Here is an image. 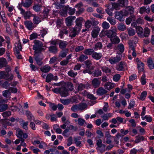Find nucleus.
<instances>
[{
  "mask_svg": "<svg viewBox=\"0 0 154 154\" xmlns=\"http://www.w3.org/2000/svg\"><path fill=\"white\" fill-rule=\"evenodd\" d=\"M11 115V112L10 111H7L3 112L2 116L4 118L8 117Z\"/></svg>",
  "mask_w": 154,
  "mask_h": 154,
  "instance_id": "nucleus-62",
  "label": "nucleus"
},
{
  "mask_svg": "<svg viewBox=\"0 0 154 154\" xmlns=\"http://www.w3.org/2000/svg\"><path fill=\"white\" fill-rule=\"evenodd\" d=\"M11 94V92H10L9 89L8 90H6L2 92L3 96L6 98L8 97L9 95H10Z\"/></svg>",
  "mask_w": 154,
  "mask_h": 154,
  "instance_id": "nucleus-44",
  "label": "nucleus"
},
{
  "mask_svg": "<svg viewBox=\"0 0 154 154\" xmlns=\"http://www.w3.org/2000/svg\"><path fill=\"white\" fill-rule=\"evenodd\" d=\"M9 76V73H6L4 71L0 72V79H4L8 78Z\"/></svg>",
  "mask_w": 154,
  "mask_h": 154,
  "instance_id": "nucleus-27",
  "label": "nucleus"
},
{
  "mask_svg": "<svg viewBox=\"0 0 154 154\" xmlns=\"http://www.w3.org/2000/svg\"><path fill=\"white\" fill-rule=\"evenodd\" d=\"M42 7V6L38 4L34 5L32 8L34 10L37 12H39L41 11V9Z\"/></svg>",
  "mask_w": 154,
  "mask_h": 154,
  "instance_id": "nucleus-22",
  "label": "nucleus"
},
{
  "mask_svg": "<svg viewBox=\"0 0 154 154\" xmlns=\"http://www.w3.org/2000/svg\"><path fill=\"white\" fill-rule=\"evenodd\" d=\"M67 42L63 41H60L59 44V46L60 48L64 49L66 47L67 45Z\"/></svg>",
  "mask_w": 154,
  "mask_h": 154,
  "instance_id": "nucleus-43",
  "label": "nucleus"
},
{
  "mask_svg": "<svg viewBox=\"0 0 154 154\" xmlns=\"http://www.w3.org/2000/svg\"><path fill=\"white\" fill-rule=\"evenodd\" d=\"M51 69V67L48 65H45L40 68L41 70L45 73L49 72Z\"/></svg>",
  "mask_w": 154,
  "mask_h": 154,
  "instance_id": "nucleus-29",
  "label": "nucleus"
},
{
  "mask_svg": "<svg viewBox=\"0 0 154 154\" xmlns=\"http://www.w3.org/2000/svg\"><path fill=\"white\" fill-rule=\"evenodd\" d=\"M91 20H88L85 23V27L87 29H89L91 26Z\"/></svg>",
  "mask_w": 154,
  "mask_h": 154,
  "instance_id": "nucleus-64",
  "label": "nucleus"
},
{
  "mask_svg": "<svg viewBox=\"0 0 154 154\" xmlns=\"http://www.w3.org/2000/svg\"><path fill=\"white\" fill-rule=\"evenodd\" d=\"M143 23V20L140 17L136 19V20L134 22H133L131 24V26L133 27H136L137 26V24H142Z\"/></svg>",
  "mask_w": 154,
  "mask_h": 154,
  "instance_id": "nucleus-14",
  "label": "nucleus"
},
{
  "mask_svg": "<svg viewBox=\"0 0 154 154\" xmlns=\"http://www.w3.org/2000/svg\"><path fill=\"white\" fill-rule=\"evenodd\" d=\"M147 95V92L146 91L143 92L140 97V99L142 100H144Z\"/></svg>",
  "mask_w": 154,
  "mask_h": 154,
  "instance_id": "nucleus-57",
  "label": "nucleus"
},
{
  "mask_svg": "<svg viewBox=\"0 0 154 154\" xmlns=\"http://www.w3.org/2000/svg\"><path fill=\"white\" fill-rule=\"evenodd\" d=\"M34 0H25L24 2L22 1L21 5L26 8H29L32 4Z\"/></svg>",
  "mask_w": 154,
  "mask_h": 154,
  "instance_id": "nucleus-13",
  "label": "nucleus"
},
{
  "mask_svg": "<svg viewBox=\"0 0 154 154\" xmlns=\"http://www.w3.org/2000/svg\"><path fill=\"white\" fill-rule=\"evenodd\" d=\"M121 54L119 53L118 55H117L116 57L110 58L109 59V61L112 64L116 63L121 60Z\"/></svg>",
  "mask_w": 154,
  "mask_h": 154,
  "instance_id": "nucleus-4",
  "label": "nucleus"
},
{
  "mask_svg": "<svg viewBox=\"0 0 154 154\" xmlns=\"http://www.w3.org/2000/svg\"><path fill=\"white\" fill-rule=\"evenodd\" d=\"M115 86V84H112L111 82H108L106 83L104 85L105 88L109 90Z\"/></svg>",
  "mask_w": 154,
  "mask_h": 154,
  "instance_id": "nucleus-25",
  "label": "nucleus"
},
{
  "mask_svg": "<svg viewBox=\"0 0 154 154\" xmlns=\"http://www.w3.org/2000/svg\"><path fill=\"white\" fill-rule=\"evenodd\" d=\"M100 31V28L98 26L94 27L91 32V35L94 38L97 37Z\"/></svg>",
  "mask_w": 154,
  "mask_h": 154,
  "instance_id": "nucleus-8",
  "label": "nucleus"
},
{
  "mask_svg": "<svg viewBox=\"0 0 154 154\" xmlns=\"http://www.w3.org/2000/svg\"><path fill=\"white\" fill-rule=\"evenodd\" d=\"M79 107V110H83L86 109L88 105L87 104L85 103H81L78 104Z\"/></svg>",
  "mask_w": 154,
  "mask_h": 154,
  "instance_id": "nucleus-35",
  "label": "nucleus"
},
{
  "mask_svg": "<svg viewBox=\"0 0 154 154\" xmlns=\"http://www.w3.org/2000/svg\"><path fill=\"white\" fill-rule=\"evenodd\" d=\"M60 102L64 105H67L69 104L71 101V100L64 99H60Z\"/></svg>",
  "mask_w": 154,
  "mask_h": 154,
  "instance_id": "nucleus-45",
  "label": "nucleus"
},
{
  "mask_svg": "<svg viewBox=\"0 0 154 154\" xmlns=\"http://www.w3.org/2000/svg\"><path fill=\"white\" fill-rule=\"evenodd\" d=\"M80 30L76 27L72 28L70 30L69 36L72 38H74L79 32Z\"/></svg>",
  "mask_w": 154,
  "mask_h": 154,
  "instance_id": "nucleus-6",
  "label": "nucleus"
},
{
  "mask_svg": "<svg viewBox=\"0 0 154 154\" xmlns=\"http://www.w3.org/2000/svg\"><path fill=\"white\" fill-rule=\"evenodd\" d=\"M84 94L88 98L92 100H95L97 99V98L91 94L88 93L86 91H84Z\"/></svg>",
  "mask_w": 154,
  "mask_h": 154,
  "instance_id": "nucleus-30",
  "label": "nucleus"
},
{
  "mask_svg": "<svg viewBox=\"0 0 154 154\" xmlns=\"http://www.w3.org/2000/svg\"><path fill=\"white\" fill-rule=\"evenodd\" d=\"M68 74L72 77H74L77 75V72H74L72 70H71L68 72Z\"/></svg>",
  "mask_w": 154,
  "mask_h": 154,
  "instance_id": "nucleus-56",
  "label": "nucleus"
},
{
  "mask_svg": "<svg viewBox=\"0 0 154 154\" xmlns=\"http://www.w3.org/2000/svg\"><path fill=\"white\" fill-rule=\"evenodd\" d=\"M94 51V50L93 49L89 48L85 49L83 53L87 55H92Z\"/></svg>",
  "mask_w": 154,
  "mask_h": 154,
  "instance_id": "nucleus-33",
  "label": "nucleus"
},
{
  "mask_svg": "<svg viewBox=\"0 0 154 154\" xmlns=\"http://www.w3.org/2000/svg\"><path fill=\"white\" fill-rule=\"evenodd\" d=\"M17 136L19 139H20V141H21V143L24 142V139H26L28 137L27 134L23 133L22 130L19 129H17Z\"/></svg>",
  "mask_w": 154,
  "mask_h": 154,
  "instance_id": "nucleus-2",
  "label": "nucleus"
},
{
  "mask_svg": "<svg viewBox=\"0 0 154 154\" xmlns=\"http://www.w3.org/2000/svg\"><path fill=\"white\" fill-rule=\"evenodd\" d=\"M32 17H33L32 20L34 24L37 25L41 21L40 17L38 16H36L35 14H33Z\"/></svg>",
  "mask_w": 154,
  "mask_h": 154,
  "instance_id": "nucleus-19",
  "label": "nucleus"
},
{
  "mask_svg": "<svg viewBox=\"0 0 154 154\" xmlns=\"http://www.w3.org/2000/svg\"><path fill=\"white\" fill-rule=\"evenodd\" d=\"M33 14H32L30 11H26L23 14L24 17L26 19H29L30 17L32 16Z\"/></svg>",
  "mask_w": 154,
  "mask_h": 154,
  "instance_id": "nucleus-50",
  "label": "nucleus"
},
{
  "mask_svg": "<svg viewBox=\"0 0 154 154\" xmlns=\"http://www.w3.org/2000/svg\"><path fill=\"white\" fill-rule=\"evenodd\" d=\"M50 10L47 8H45L44 10L43 11L42 13L43 16L45 18L47 17L48 15Z\"/></svg>",
  "mask_w": 154,
  "mask_h": 154,
  "instance_id": "nucleus-53",
  "label": "nucleus"
},
{
  "mask_svg": "<svg viewBox=\"0 0 154 154\" xmlns=\"http://www.w3.org/2000/svg\"><path fill=\"white\" fill-rule=\"evenodd\" d=\"M10 85V83L7 81H5L2 84L1 87L2 88L7 89L9 87Z\"/></svg>",
  "mask_w": 154,
  "mask_h": 154,
  "instance_id": "nucleus-54",
  "label": "nucleus"
},
{
  "mask_svg": "<svg viewBox=\"0 0 154 154\" xmlns=\"http://www.w3.org/2000/svg\"><path fill=\"white\" fill-rule=\"evenodd\" d=\"M111 42L113 44H117L119 43L120 42V40L119 37L116 35L110 39Z\"/></svg>",
  "mask_w": 154,
  "mask_h": 154,
  "instance_id": "nucleus-24",
  "label": "nucleus"
},
{
  "mask_svg": "<svg viewBox=\"0 0 154 154\" xmlns=\"http://www.w3.org/2000/svg\"><path fill=\"white\" fill-rule=\"evenodd\" d=\"M108 91L102 87L99 88L97 91V93L98 95H102L107 93Z\"/></svg>",
  "mask_w": 154,
  "mask_h": 154,
  "instance_id": "nucleus-20",
  "label": "nucleus"
},
{
  "mask_svg": "<svg viewBox=\"0 0 154 154\" xmlns=\"http://www.w3.org/2000/svg\"><path fill=\"white\" fill-rule=\"evenodd\" d=\"M92 57L96 60H99L102 57V54L100 53H97L96 52H94L92 54Z\"/></svg>",
  "mask_w": 154,
  "mask_h": 154,
  "instance_id": "nucleus-18",
  "label": "nucleus"
},
{
  "mask_svg": "<svg viewBox=\"0 0 154 154\" xmlns=\"http://www.w3.org/2000/svg\"><path fill=\"white\" fill-rule=\"evenodd\" d=\"M76 121H77V120L75 121V122H76ZM77 121L78 124L80 126H83L85 124H86L85 120L81 118H78Z\"/></svg>",
  "mask_w": 154,
  "mask_h": 154,
  "instance_id": "nucleus-41",
  "label": "nucleus"
},
{
  "mask_svg": "<svg viewBox=\"0 0 154 154\" xmlns=\"http://www.w3.org/2000/svg\"><path fill=\"white\" fill-rule=\"evenodd\" d=\"M117 28L119 30L121 31H124L126 29V26L122 23H119Z\"/></svg>",
  "mask_w": 154,
  "mask_h": 154,
  "instance_id": "nucleus-38",
  "label": "nucleus"
},
{
  "mask_svg": "<svg viewBox=\"0 0 154 154\" xmlns=\"http://www.w3.org/2000/svg\"><path fill=\"white\" fill-rule=\"evenodd\" d=\"M150 33V30L148 28H144V33H143V38L144 37H147L149 35Z\"/></svg>",
  "mask_w": 154,
  "mask_h": 154,
  "instance_id": "nucleus-34",
  "label": "nucleus"
},
{
  "mask_svg": "<svg viewBox=\"0 0 154 154\" xmlns=\"http://www.w3.org/2000/svg\"><path fill=\"white\" fill-rule=\"evenodd\" d=\"M81 137L79 136H78L74 138V143L76 144L77 146H79L81 144V142L79 141Z\"/></svg>",
  "mask_w": 154,
  "mask_h": 154,
  "instance_id": "nucleus-32",
  "label": "nucleus"
},
{
  "mask_svg": "<svg viewBox=\"0 0 154 154\" xmlns=\"http://www.w3.org/2000/svg\"><path fill=\"white\" fill-rule=\"evenodd\" d=\"M136 27L137 32L139 37L143 38V28L140 26H137Z\"/></svg>",
  "mask_w": 154,
  "mask_h": 154,
  "instance_id": "nucleus-16",
  "label": "nucleus"
},
{
  "mask_svg": "<svg viewBox=\"0 0 154 154\" xmlns=\"http://www.w3.org/2000/svg\"><path fill=\"white\" fill-rule=\"evenodd\" d=\"M103 28L105 29H108L110 27L109 23L106 21L103 22L102 24Z\"/></svg>",
  "mask_w": 154,
  "mask_h": 154,
  "instance_id": "nucleus-51",
  "label": "nucleus"
},
{
  "mask_svg": "<svg viewBox=\"0 0 154 154\" xmlns=\"http://www.w3.org/2000/svg\"><path fill=\"white\" fill-rule=\"evenodd\" d=\"M123 12L122 11H117L116 12L115 15V18L120 21L123 20V17L124 16Z\"/></svg>",
  "mask_w": 154,
  "mask_h": 154,
  "instance_id": "nucleus-10",
  "label": "nucleus"
},
{
  "mask_svg": "<svg viewBox=\"0 0 154 154\" xmlns=\"http://www.w3.org/2000/svg\"><path fill=\"white\" fill-rule=\"evenodd\" d=\"M34 55L35 57V59L36 61V63L39 66L41 65L42 63V61L43 58L40 57L38 53L35 54V53Z\"/></svg>",
  "mask_w": 154,
  "mask_h": 154,
  "instance_id": "nucleus-15",
  "label": "nucleus"
},
{
  "mask_svg": "<svg viewBox=\"0 0 154 154\" xmlns=\"http://www.w3.org/2000/svg\"><path fill=\"white\" fill-rule=\"evenodd\" d=\"M118 2L121 7H125L127 6L128 2V0H118Z\"/></svg>",
  "mask_w": 154,
  "mask_h": 154,
  "instance_id": "nucleus-28",
  "label": "nucleus"
},
{
  "mask_svg": "<svg viewBox=\"0 0 154 154\" xmlns=\"http://www.w3.org/2000/svg\"><path fill=\"white\" fill-rule=\"evenodd\" d=\"M136 139L135 140V142L138 143L140 142L141 140H144V137L143 136L138 135L136 136Z\"/></svg>",
  "mask_w": 154,
  "mask_h": 154,
  "instance_id": "nucleus-46",
  "label": "nucleus"
},
{
  "mask_svg": "<svg viewBox=\"0 0 154 154\" xmlns=\"http://www.w3.org/2000/svg\"><path fill=\"white\" fill-rule=\"evenodd\" d=\"M116 29L115 27H114L112 29L106 30L105 34L107 37L110 39L114 36L116 35Z\"/></svg>",
  "mask_w": 154,
  "mask_h": 154,
  "instance_id": "nucleus-3",
  "label": "nucleus"
},
{
  "mask_svg": "<svg viewBox=\"0 0 154 154\" xmlns=\"http://www.w3.org/2000/svg\"><path fill=\"white\" fill-rule=\"evenodd\" d=\"M71 109L73 112H76L77 110H79L78 105L76 104L72 105Z\"/></svg>",
  "mask_w": 154,
  "mask_h": 154,
  "instance_id": "nucleus-61",
  "label": "nucleus"
},
{
  "mask_svg": "<svg viewBox=\"0 0 154 154\" xmlns=\"http://www.w3.org/2000/svg\"><path fill=\"white\" fill-rule=\"evenodd\" d=\"M88 58V57L87 55L84 54H81L78 60L81 62H82Z\"/></svg>",
  "mask_w": 154,
  "mask_h": 154,
  "instance_id": "nucleus-48",
  "label": "nucleus"
},
{
  "mask_svg": "<svg viewBox=\"0 0 154 154\" xmlns=\"http://www.w3.org/2000/svg\"><path fill=\"white\" fill-rule=\"evenodd\" d=\"M48 50L50 52L56 54L57 52V48L56 46H51L49 48Z\"/></svg>",
  "mask_w": 154,
  "mask_h": 154,
  "instance_id": "nucleus-40",
  "label": "nucleus"
},
{
  "mask_svg": "<svg viewBox=\"0 0 154 154\" xmlns=\"http://www.w3.org/2000/svg\"><path fill=\"white\" fill-rule=\"evenodd\" d=\"M107 13L110 16H112V15L113 14L112 12V9L111 8H108L105 10Z\"/></svg>",
  "mask_w": 154,
  "mask_h": 154,
  "instance_id": "nucleus-63",
  "label": "nucleus"
},
{
  "mask_svg": "<svg viewBox=\"0 0 154 154\" xmlns=\"http://www.w3.org/2000/svg\"><path fill=\"white\" fill-rule=\"evenodd\" d=\"M116 68L117 70L119 71H124L127 69L126 63L122 61L117 65Z\"/></svg>",
  "mask_w": 154,
  "mask_h": 154,
  "instance_id": "nucleus-5",
  "label": "nucleus"
},
{
  "mask_svg": "<svg viewBox=\"0 0 154 154\" xmlns=\"http://www.w3.org/2000/svg\"><path fill=\"white\" fill-rule=\"evenodd\" d=\"M60 94L62 97H66L68 95V92L66 88L63 86L60 88Z\"/></svg>",
  "mask_w": 154,
  "mask_h": 154,
  "instance_id": "nucleus-9",
  "label": "nucleus"
},
{
  "mask_svg": "<svg viewBox=\"0 0 154 154\" xmlns=\"http://www.w3.org/2000/svg\"><path fill=\"white\" fill-rule=\"evenodd\" d=\"M70 123V122L69 120L68 119L67 120L65 123H64L63 125H60V127L62 129H65L66 128V126L69 125Z\"/></svg>",
  "mask_w": 154,
  "mask_h": 154,
  "instance_id": "nucleus-60",
  "label": "nucleus"
},
{
  "mask_svg": "<svg viewBox=\"0 0 154 154\" xmlns=\"http://www.w3.org/2000/svg\"><path fill=\"white\" fill-rule=\"evenodd\" d=\"M100 83V81L97 78H94L92 81V84L94 88L99 87Z\"/></svg>",
  "mask_w": 154,
  "mask_h": 154,
  "instance_id": "nucleus-17",
  "label": "nucleus"
},
{
  "mask_svg": "<svg viewBox=\"0 0 154 154\" xmlns=\"http://www.w3.org/2000/svg\"><path fill=\"white\" fill-rule=\"evenodd\" d=\"M26 114L27 117L28 119L30 121L31 120L32 118L33 117V116L31 112L27 110L26 111Z\"/></svg>",
  "mask_w": 154,
  "mask_h": 154,
  "instance_id": "nucleus-58",
  "label": "nucleus"
},
{
  "mask_svg": "<svg viewBox=\"0 0 154 154\" xmlns=\"http://www.w3.org/2000/svg\"><path fill=\"white\" fill-rule=\"evenodd\" d=\"M83 21V19L82 17L77 18L75 20L76 25L75 27L80 30L82 28Z\"/></svg>",
  "mask_w": 154,
  "mask_h": 154,
  "instance_id": "nucleus-12",
  "label": "nucleus"
},
{
  "mask_svg": "<svg viewBox=\"0 0 154 154\" xmlns=\"http://www.w3.org/2000/svg\"><path fill=\"white\" fill-rule=\"evenodd\" d=\"M7 64V62L5 58H2L0 59V68L6 67Z\"/></svg>",
  "mask_w": 154,
  "mask_h": 154,
  "instance_id": "nucleus-23",
  "label": "nucleus"
},
{
  "mask_svg": "<svg viewBox=\"0 0 154 154\" xmlns=\"http://www.w3.org/2000/svg\"><path fill=\"white\" fill-rule=\"evenodd\" d=\"M117 48L118 50L121 53H122L124 51V47L122 44H119L117 45Z\"/></svg>",
  "mask_w": 154,
  "mask_h": 154,
  "instance_id": "nucleus-52",
  "label": "nucleus"
},
{
  "mask_svg": "<svg viewBox=\"0 0 154 154\" xmlns=\"http://www.w3.org/2000/svg\"><path fill=\"white\" fill-rule=\"evenodd\" d=\"M34 43L35 45L33 46V49L35 50L34 52L35 54H38L40 53L42 50L44 49V48H42L43 45L41 42L35 40Z\"/></svg>",
  "mask_w": 154,
  "mask_h": 154,
  "instance_id": "nucleus-1",
  "label": "nucleus"
},
{
  "mask_svg": "<svg viewBox=\"0 0 154 154\" xmlns=\"http://www.w3.org/2000/svg\"><path fill=\"white\" fill-rule=\"evenodd\" d=\"M68 51L69 49L68 48H66L62 50L61 51L60 54H59V57L62 58L65 57L68 54Z\"/></svg>",
  "mask_w": 154,
  "mask_h": 154,
  "instance_id": "nucleus-26",
  "label": "nucleus"
},
{
  "mask_svg": "<svg viewBox=\"0 0 154 154\" xmlns=\"http://www.w3.org/2000/svg\"><path fill=\"white\" fill-rule=\"evenodd\" d=\"M72 17H69L66 19V23L67 26H69L72 25Z\"/></svg>",
  "mask_w": 154,
  "mask_h": 154,
  "instance_id": "nucleus-37",
  "label": "nucleus"
},
{
  "mask_svg": "<svg viewBox=\"0 0 154 154\" xmlns=\"http://www.w3.org/2000/svg\"><path fill=\"white\" fill-rule=\"evenodd\" d=\"M101 69L102 71L105 73L107 75H109L111 73V69L108 67L105 66H102L101 67Z\"/></svg>",
  "mask_w": 154,
  "mask_h": 154,
  "instance_id": "nucleus-21",
  "label": "nucleus"
},
{
  "mask_svg": "<svg viewBox=\"0 0 154 154\" xmlns=\"http://www.w3.org/2000/svg\"><path fill=\"white\" fill-rule=\"evenodd\" d=\"M8 107L7 104H3L0 105V112H3L7 109Z\"/></svg>",
  "mask_w": 154,
  "mask_h": 154,
  "instance_id": "nucleus-47",
  "label": "nucleus"
},
{
  "mask_svg": "<svg viewBox=\"0 0 154 154\" xmlns=\"http://www.w3.org/2000/svg\"><path fill=\"white\" fill-rule=\"evenodd\" d=\"M102 47V44L100 42L97 43L95 45L94 49H101Z\"/></svg>",
  "mask_w": 154,
  "mask_h": 154,
  "instance_id": "nucleus-59",
  "label": "nucleus"
},
{
  "mask_svg": "<svg viewBox=\"0 0 154 154\" xmlns=\"http://www.w3.org/2000/svg\"><path fill=\"white\" fill-rule=\"evenodd\" d=\"M84 63L86 65V68L88 69H93V68H91V65L92 64L91 61L90 60H88L84 62Z\"/></svg>",
  "mask_w": 154,
  "mask_h": 154,
  "instance_id": "nucleus-39",
  "label": "nucleus"
},
{
  "mask_svg": "<svg viewBox=\"0 0 154 154\" xmlns=\"http://www.w3.org/2000/svg\"><path fill=\"white\" fill-rule=\"evenodd\" d=\"M57 79V76H54L52 73H50L48 74L47 75L46 82H49L52 80L56 81Z\"/></svg>",
  "mask_w": 154,
  "mask_h": 154,
  "instance_id": "nucleus-11",
  "label": "nucleus"
},
{
  "mask_svg": "<svg viewBox=\"0 0 154 154\" xmlns=\"http://www.w3.org/2000/svg\"><path fill=\"white\" fill-rule=\"evenodd\" d=\"M102 74V72L100 69L95 70L93 74V75L94 77H98L101 76Z\"/></svg>",
  "mask_w": 154,
  "mask_h": 154,
  "instance_id": "nucleus-42",
  "label": "nucleus"
},
{
  "mask_svg": "<svg viewBox=\"0 0 154 154\" xmlns=\"http://www.w3.org/2000/svg\"><path fill=\"white\" fill-rule=\"evenodd\" d=\"M24 24L26 27L30 30H32L35 26L31 21H26L24 22Z\"/></svg>",
  "mask_w": 154,
  "mask_h": 154,
  "instance_id": "nucleus-7",
  "label": "nucleus"
},
{
  "mask_svg": "<svg viewBox=\"0 0 154 154\" xmlns=\"http://www.w3.org/2000/svg\"><path fill=\"white\" fill-rule=\"evenodd\" d=\"M107 20L111 25H115L116 23V20L113 17H108Z\"/></svg>",
  "mask_w": 154,
  "mask_h": 154,
  "instance_id": "nucleus-36",
  "label": "nucleus"
},
{
  "mask_svg": "<svg viewBox=\"0 0 154 154\" xmlns=\"http://www.w3.org/2000/svg\"><path fill=\"white\" fill-rule=\"evenodd\" d=\"M138 68L140 71H143L144 68V64L140 61L138 60L137 63Z\"/></svg>",
  "mask_w": 154,
  "mask_h": 154,
  "instance_id": "nucleus-31",
  "label": "nucleus"
},
{
  "mask_svg": "<svg viewBox=\"0 0 154 154\" xmlns=\"http://www.w3.org/2000/svg\"><path fill=\"white\" fill-rule=\"evenodd\" d=\"M112 8L116 10H119L120 9V5L119 3H114L112 5Z\"/></svg>",
  "mask_w": 154,
  "mask_h": 154,
  "instance_id": "nucleus-55",
  "label": "nucleus"
},
{
  "mask_svg": "<svg viewBox=\"0 0 154 154\" xmlns=\"http://www.w3.org/2000/svg\"><path fill=\"white\" fill-rule=\"evenodd\" d=\"M127 30L129 36H133L135 34V32L134 30L131 28L128 29Z\"/></svg>",
  "mask_w": 154,
  "mask_h": 154,
  "instance_id": "nucleus-49",
  "label": "nucleus"
}]
</instances>
